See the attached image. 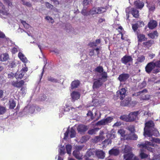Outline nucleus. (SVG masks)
Masks as SVG:
<instances>
[{
    "label": "nucleus",
    "instance_id": "obj_1",
    "mask_svg": "<svg viewBox=\"0 0 160 160\" xmlns=\"http://www.w3.org/2000/svg\"><path fill=\"white\" fill-rule=\"evenodd\" d=\"M107 73L104 72L101 73L98 79H96L94 82L93 86V89L97 88L100 87L103 82L108 79Z\"/></svg>",
    "mask_w": 160,
    "mask_h": 160
},
{
    "label": "nucleus",
    "instance_id": "obj_2",
    "mask_svg": "<svg viewBox=\"0 0 160 160\" xmlns=\"http://www.w3.org/2000/svg\"><path fill=\"white\" fill-rule=\"evenodd\" d=\"M155 129L153 122L152 121H149L145 123L143 135L145 137L147 136L150 137L151 136L152 131Z\"/></svg>",
    "mask_w": 160,
    "mask_h": 160
},
{
    "label": "nucleus",
    "instance_id": "obj_3",
    "mask_svg": "<svg viewBox=\"0 0 160 160\" xmlns=\"http://www.w3.org/2000/svg\"><path fill=\"white\" fill-rule=\"evenodd\" d=\"M150 146H154V144L151 143V142L146 141L144 143H142L139 144L138 145V147L142 148L147 149L148 150L151 152H152L153 151V149L150 147Z\"/></svg>",
    "mask_w": 160,
    "mask_h": 160
},
{
    "label": "nucleus",
    "instance_id": "obj_4",
    "mask_svg": "<svg viewBox=\"0 0 160 160\" xmlns=\"http://www.w3.org/2000/svg\"><path fill=\"white\" fill-rule=\"evenodd\" d=\"M69 135L71 138H73L75 137L76 135V132L75 130L72 128L70 129H69V128H68L66 132L64 133V137L63 139H66Z\"/></svg>",
    "mask_w": 160,
    "mask_h": 160
},
{
    "label": "nucleus",
    "instance_id": "obj_5",
    "mask_svg": "<svg viewBox=\"0 0 160 160\" xmlns=\"http://www.w3.org/2000/svg\"><path fill=\"white\" fill-rule=\"evenodd\" d=\"M127 88H122L117 92V96L120 99H123L127 95Z\"/></svg>",
    "mask_w": 160,
    "mask_h": 160
},
{
    "label": "nucleus",
    "instance_id": "obj_6",
    "mask_svg": "<svg viewBox=\"0 0 160 160\" xmlns=\"http://www.w3.org/2000/svg\"><path fill=\"white\" fill-rule=\"evenodd\" d=\"M123 158L124 160H138L136 157L132 152L124 154Z\"/></svg>",
    "mask_w": 160,
    "mask_h": 160
},
{
    "label": "nucleus",
    "instance_id": "obj_7",
    "mask_svg": "<svg viewBox=\"0 0 160 160\" xmlns=\"http://www.w3.org/2000/svg\"><path fill=\"white\" fill-rule=\"evenodd\" d=\"M113 118L111 117H109L107 118L102 119V120L98 121L97 123L98 125H104L108 124V123L110 122Z\"/></svg>",
    "mask_w": 160,
    "mask_h": 160
},
{
    "label": "nucleus",
    "instance_id": "obj_8",
    "mask_svg": "<svg viewBox=\"0 0 160 160\" xmlns=\"http://www.w3.org/2000/svg\"><path fill=\"white\" fill-rule=\"evenodd\" d=\"M139 113V111L132 112L129 113L128 115L129 122L134 121L136 120L137 118L138 115Z\"/></svg>",
    "mask_w": 160,
    "mask_h": 160
},
{
    "label": "nucleus",
    "instance_id": "obj_9",
    "mask_svg": "<svg viewBox=\"0 0 160 160\" xmlns=\"http://www.w3.org/2000/svg\"><path fill=\"white\" fill-rule=\"evenodd\" d=\"M129 77V74L123 73L119 75L118 79L120 82H124L128 79Z\"/></svg>",
    "mask_w": 160,
    "mask_h": 160
},
{
    "label": "nucleus",
    "instance_id": "obj_10",
    "mask_svg": "<svg viewBox=\"0 0 160 160\" xmlns=\"http://www.w3.org/2000/svg\"><path fill=\"white\" fill-rule=\"evenodd\" d=\"M132 60L131 56L126 55L121 58V61L122 63L126 65L128 63L132 62Z\"/></svg>",
    "mask_w": 160,
    "mask_h": 160
},
{
    "label": "nucleus",
    "instance_id": "obj_11",
    "mask_svg": "<svg viewBox=\"0 0 160 160\" xmlns=\"http://www.w3.org/2000/svg\"><path fill=\"white\" fill-rule=\"evenodd\" d=\"M155 67L153 62H149L145 67L146 71L148 73H150Z\"/></svg>",
    "mask_w": 160,
    "mask_h": 160
},
{
    "label": "nucleus",
    "instance_id": "obj_12",
    "mask_svg": "<svg viewBox=\"0 0 160 160\" xmlns=\"http://www.w3.org/2000/svg\"><path fill=\"white\" fill-rule=\"evenodd\" d=\"M129 1L130 4H132L133 2L134 4L138 8L141 9L144 6V4L143 2H139L138 1H135V0H129Z\"/></svg>",
    "mask_w": 160,
    "mask_h": 160
},
{
    "label": "nucleus",
    "instance_id": "obj_13",
    "mask_svg": "<svg viewBox=\"0 0 160 160\" xmlns=\"http://www.w3.org/2000/svg\"><path fill=\"white\" fill-rule=\"evenodd\" d=\"M77 130L80 133H82L86 131L88 129V127L84 125H79L77 128Z\"/></svg>",
    "mask_w": 160,
    "mask_h": 160
},
{
    "label": "nucleus",
    "instance_id": "obj_14",
    "mask_svg": "<svg viewBox=\"0 0 160 160\" xmlns=\"http://www.w3.org/2000/svg\"><path fill=\"white\" fill-rule=\"evenodd\" d=\"M95 154L99 158L103 159L105 157V153L102 150H96Z\"/></svg>",
    "mask_w": 160,
    "mask_h": 160
},
{
    "label": "nucleus",
    "instance_id": "obj_15",
    "mask_svg": "<svg viewBox=\"0 0 160 160\" xmlns=\"http://www.w3.org/2000/svg\"><path fill=\"white\" fill-rule=\"evenodd\" d=\"M157 25V22L154 20H152L148 23V27L151 29H153L155 28Z\"/></svg>",
    "mask_w": 160,
    "mask_h": 160
},
{
    "label": "nucleus",
    "instance_id": "obj_16",
    "mask_svg": "<svg viewBox=\"0 0 160 160\" xmlns=\"http://www.w3.org/2000/svg\"><path fill=\"white\" fill-rule=\"evenodd\" d=\"M119 153V150L117 148H113L109 151V153L110 155L115 156H117Z\"/></svg>",
    "mask_w": 160,
    "mask_h": 160
},
{
    "label": "nucleus",
    "instance_id": "obj_17",
    "mask_svg": "<svg viewBox=\"0 0 160 160\" xmlns=\"http://www.w3.org/2000/svg\"><path fill=\"white\" fill-rule=\"evenodd\" d=\"M73 155L78 159H82V155L78 151H74L73 152Z\"/></svg>",
    "mask_w": 160,
    "mask_h": 160
},
{
    "label": "nucleus",
    "instance_id": "obj_18",
    "mask_svg": "<svg viewBox=\"0 0 160 160\" xmlns=\"http://www.w3.org/2000/svg\"><path fill=\"white\" fill-rule=\"evenodd\" d=\"M131 10V13L133 16L135 18H138L139 15L138 11L134 8H132Z\"/></svg>",
    "mask_w": 160,
    "mask_h": 160
},
{
    "label": "nucleus",
    "instance_id": "obj_19",
    "mask_svg": "<svg viewBox=\"0 0 160 160\" xmlns=\"http://www.w3.org/2000/svg\"><path fill=\"white\" fill-rule=\"evenodd\" d=\"M146 152V150L142 148L140 149V155L142 158H146L148 157V155L145 153Z\"/></svg>",
    "mask_w": 160,
    "mask_h": 160
},
{
    "label": "nucleus",
    "instance_id": "obj_20",
    "mask_svg": "<svg viewBox=\"0 0 160 160\" xmlns=\"http://www.w3.org/2000/svg\"><path fill=\"white\" fill-rule=\"evenodd\" d=\"M18 56L20 60L23 62L26 63L28 62V60L24 54L21 52L18 54Z\"/></svg>",
    "mask_w": 160,
    "mask_h": 160
},
{
    "label": "nucleus",
    "instance_id": "obj_21",
    "mask_svg": "<svg viewBox=\"0 0 160 160\" xmlns=\"http://www.w3.org/2000/svg\"><path fill=\"white\" fill-rule=\"evenodd\" d=\"M25 74L24 72L20 71V72H17L15 75V77L16 79L22 78L24 76Z\"/></svg>",
    "mask_w": 160,
    "mask_h": 160
},
{
    "label": "nucleus",
    "instance_id": "obj_22",
    "mask_svg": "<svg viewBox=\"0 0 160 160\" xmlns=\"http://www.w3.org/2000/svg\"><path fill=\"white\" fill-rule=\"evenodd\" d=\"M9 56L8 54L5 53L2 54L0 56V61H5L8 59Z\"/></svg>",
    "mask_w": 160,
    "mask_h": 160
},
{
    "label": "nucleus",
    "instance_id": "obj_23",
    "mask_svg": "<svg viewBox=\"0 0 160 160\" xmlns=\"http://www.w3.org/2000/svg\"><path fill=\"white\" fill-rule=\"evenodd\" d=\"M72 98L74 100L77 99L79 98L80 94L77 92H73L71 94Z\"/></svg>",
    "mask_w": 160,
    "mask_h": 160
},
{
    "label": "nucleus",
    "instance_id": "obj_24",
    "mask_svg": "<svg viewBox=\"0 0 160 160\" xmlns=\"http://www.w3.org/2000/svg\"><path fill=\"white\" fill-rule=\"evenodd\" d=\"M130 101L131 98H127L126 99H125L121 102V105L122 106H126L128 104Z\"/></svg>",
    "mask_w": 160,
    "mask_h": 160
},
{
    "label": "nucleus",
    "instance_id": "obj_25",
    "mask_svg": "<svg viewBox=\"0 0 160 160\" xmlns=\"http://www.w3.org/2000/svg\"><path fill=\"white\" fill-rule=\"evenodd\" d=\"M132 150V148L128 145H125L124 149H123L122 151L124 153V154L128 153L130 152H132L131 151Z\"/></svg>",
    "mask_w": 160,
    "mask_h": 160
},
{
    "label": "nucleus",
    "instance_id": "obj_26",
    "mask_svg": "<svg viewBox=\"0 0 160 160\" xmlns=\"http://www.w3.org/2000/svg\"><path fill=\"white\" fill-rule=\"evenodd\" d=\"M96 151L94 149H91L87 152L86 155L88 157L93 155L96 153Z\"/></svg>",
    "mask_w": 160,
    "mask_h": 160
},
{
    "label": "nucleus",
    "instance_id": "obj_27",
    "mask_svg": "<svg viewBox=\"0 0 160 160\" xmlns=\"http://www.w3.org/2000/svg\"><path fill=\"white\" fill-rule=\"evenodd\" d=\"M79 82L78 80L73 81L71 83V88L72 89L77 88L79 85Z\"/></svg>",
    "mask_w": 160,
    "mask_h": 160
},
{
    "label": "nucleus",
    "instance_id": "obj_28",
    "mask_svg": "<svg viewBox=\"0 0 160 160\" xmlns=\"http://www.w3.org/2000/svg\"><path fill=\"white\" fill-rule=\"evenodd\" d=\"M154 43V41L153 40H150L148 42L143 43V44L147 48H149Z\"/></svg>",
    "mask_w": 160,
    "mask_h": 160
},
{
    "label": "nucleus",
    "instance_id": "obj_29",
    "mask_svg": "<svg viewBox=\"0 0 160 160\" xmlns=\"http://www.w3.org/2000/svg\"><path fill=\"white\" fill-rule=\"evenodd\" d=\"M147 90L146 89H143V90L141 91H140L138 92L134 93V94H132L133 96H141V95L142 94H143L144 92H147Z\"/></svg>",
    "mask_w": 160,
    "mask_h": 160
},
{
    "label": "nucleus",
    "instance_id": "obj_30",
    "mask_svg": "<svg viewBox=\"0 0 160 160\" xmlns=\"http://www.w3.org/2000/svg\"><path fill=\"white\" fill-rule=\"evenodd\" d=\"M138 138V136L132 133L128 135V139L131 140H136Z\"/></svg>",
    "mask_w": 160,
    "mask_h": 160
},
{
    "label": "nucleus",
    "instance_id": "obj_31",
    "mask_svg": "<svg viewBox=\"0 0 160 160\" xmlns=\"http://www.w3.org/2000/svg\"><path fill=\"white\" fill-rule=\"evenodd\" d=\"M58 152V155H59L60 156L64 154L65 152V148L63 146H62V145H61V147L59 148Z\"/></svg>",
    "mask_w": 160,
    "mask_h": 160
},
{
    "label": "nucleus",
    "instance_id": "obj_32",
    "mask_svg": "<svg viewBox=\"0 0 160 160\" xmlns=\"http://www.w3.org/2000/svg\"><path fill=\"white\" fill-rule=\"evenodd\" d=\"M10 108L11 109H13L16 106V103L13 99H10L9 100Z\"/></svg>",
    "mask_w": 160,
    "mask_h": 160
},
{
    "label": "nucleus",
    "instance_id": "obj_33",
    "mask_svg": "<svg viewBox=\"0 0 160 160\" xmlns=\"http://www.w3.org/2000/svg\"><path fill=\"white\" fill-rule=\"evenodd\" d=\"M147 92H144L143 94H141L140 98H141L143 100H148L150 98V96L148 95H145V94Z\"/></svg>",
    "mask_w": 160,
    "mask_h": 160
},
{
    "label": "nucleus",
    "instance_id": "obj_34",
    "mask_svg": "<svg viewBox=\"0 0 160 160\" xmlns=\"http://www.w3.org/2000/svg\"><path fill=\"white\" fill-rule=\"evenodd\" d=\"M120 118L121 120L127 122H129L128 118V115H122L120 117Z\"/></svg>",
    "mask_w": 160,
    "mask_h": 160
},
{
    "label": "nucleus",
    "instance_id": "obj_35",
    "mask_svg": "<svg viewBox=\"0 0 160 160\" xmlns=\"http://www.w3.org/2000/svg\"><path fill=\"white\" fill-rule=\"evenodd\" d=\"M138 41L139 42H141L145 40V35L143 34H139L138 36Z\"/></svg>",
    "mask_w": 160,
    "mask_h": 160
},
{
    "label": "nucleus",
    "instance_id": "obj_36",
    "mask_svg": "<svg viewBox=\"0 0 160 160\" xmlns=\"http://www.w3.org/2000/svg\"><path fill=\"white\" fill-rule=\"evenodd\" d=\"M92 2V0H83L82 2V4L84 7L89 4L91 3Z\"/></svg>",
    "mask_w": 160,
    "mask_h": 160
},
{
    "label": "nucleus",
    "instance_id": "obj_37",
    "mask_svg": "<svg viewBox=\"0 0 160 160\" xmlns=\"http://www.w3.org/2000/svg\"><path fill=\"white\" fill-rule=\"evenodd\" d=\"M127 128L132 133H133L135 131V127L133 125L130 126Z\"/></svg>",
    "mask_w": 160,
    "mask_h": 160
},
{
    "label": "nucleus",
    "instance_id": "obj_38",
    "mask_svg": "<svg viewBox=\"0 0 160 160\" xmlns=\"http://www.w3.org/2000/svg\"><path fill=\"white\" fill-rule=\"evenodd\" d=\"M82 14L84 16H88L91 15L90 13V10L88 12L85 9H83L81 11Z\"/></svg>",
    "mask_w": 160,
    "mask_h": 160
},
{
    "label": "nucleus",
    "instance_id": "obj_39",
    "mask_svg": "<svg viewBox=\"0 0 160 160\" xmlns=\"http://www.w3.org/2000/svg\"><path fill=\"white\" fill-rule=\"evenodd\" d=\"M95 70L97 72H99L100 73V74L101 73L103 72V68L102 67V66H98L95 69ZM100 75H99V76H100Z\"/></svg>",
    "mask_w": 160,
    "mask_h": 160
},
{
    "label": "nucleus",
    "instance_id": "obj_40",
    "mask_svg": "<svg viewBox=\"0 0 160 160\" xmlns=\"http://www.w3.org/2000/svg\"><path fill=\"white\" fill-rule=\"evenodd\" d=\"M66 148L67 153L68 154H71L72 148L71 146L70 145H67L66 146Z\"/></svg>",
    "mask_w": 160,
    "mask_h": 160
},
{
    "label": "nucleus",
    "instance_id": "obj_41",
    "mask_svg": "<svg viewBox=\"0 0 160 160\" xmlns=\"http://www.w3.org/2000/svg\"><path fill=\"white\" fill-rule=\"evenodd\" d=\"M45 4L46 7L48 8L52 9L54 8V6L53 5L48 2H45Z\"/></svg>",
    "mask_w": 160,
    "mask_h": 160
},
{
    "label": "nucleus",
    "instance_id": "obj_42",
    "mask_svg": "<svg viewBox=\"0 0 160 160\" xmlns=\"http://www.w3.org/2000/svg\"><path fill=\"white\" fill-rule=\"evenodd\" d=\"M112 141L111 139H108L105 140L104 141H103L102 143L104 144V145H108L110 144L111 143Z\"/></svg>",
    "mask_w": 160,
    "mask_h": 160
},
{
    "label": "nucleus",
    "instance_id": "obj_43",
    "mask_svg": "<svg viewBox=\"0 0 160 160\" xmlns=\"http://www.w3.org/2000/svg\"><path fill=\"white\" fill-rule=\"evenodd\" d=\"M90 13L91 15H92L95 14H98L96 8L95 7H93L90 10Z\"/></svg>",
    "mask_w": 160,
    "mask_h": 160
},
{
    "label": "nucleus",
    "instance_id": "obj_44",
    "mask_svg": "<svg viewBox=\"0 0 160 160\" xmlns=\"http://www.w3.org/2000/svg\"><path fill=\"white\" fill-rule=\"evenodd\" d=\"M145 59V57L143 56H141L139 57L137 59V61L138 62H142L144 61Z\"/></svg>",
    "mask_w": 160,
    "mask_h": 160
},
{
    "label": "nucleus",
    "instance_id": "obj_45",
    "mask_svg": "<svg viewBox=\"0 0 160 160\" xmlns=\"http://www.w3.org/2000/svg\"><path fill=\"white\" fill-rule=\"evenodd\" d=\"M6 112L5 108L0 106V115L4 114Z\"/></svg>",
    "mask_w": 160,
    "mask_h": 160
},
{
    "label": "nucleus",
    "instance_id": "obj_46",
    "mask_svg": "<svg viewBox=\"0 0 160 160\" xmlns=\"http://www.w3.org/2000/svg\"><path fill=\"white\" fill-rule=\"evenodd\" d=\"M118 133L122 137L125 136V131L123 129H120L118 131Z\"/></svg>",
    "mask_w": 160,
    "mask_h": 160
},
{
    "label": "nucleus",
    "instance_id": "obj_47",
    "mask_svg": "<svg viewBox=\"0 0 160 160\" xmlns=\"http://www.w3.org/2000/svg\"><path fill=\"white\" fill-rule=\"evenodd\" d=\"M21 23L23 24L24 27L26 29H28L29 28L30 25L28 24L26 21H21Z\"/></svg>",
    "mask_w": 160,
    "mask_h": 160
},
{
    "label": "nucleus",
    "instance_id": "obj_48",
    "mask_svg": "<svg viewBox=\"0 0 160 160\" xmlns=\"http://www.w3.org/2000/svg\"><path fill=\"white\" fill-rule=\"evenodd\" d=\"M21 0L23 5L28 7H30L32 5L29 2H26L24 0Z\"/></svg>",
    "mask_w": 160,
    "mask_h": 160
},
{
    "label": "nucleus",
    "instance_id": "obj_49",
    "mask_svg": "<svg viewBox=\"0 0 160 160\" xmlns=\"http://www.w3.org/2000/svg\"><path fill=\"white\" fill-rule=\"evenodd\" d=\"M12 85L14 87L18 88L21 87L19 82H12Z\"/></svg>",
    "mask_w": 160,
    "mask_h": 160
},
{
    "label": "nucleus",
    "instance_id": "obj_50",
    "mask_svg": "<svg viewBox=\"0 0 160 160\" xmlns=\"http://www.w3.org/2000/svg\"><path fill=\"white\" fill-rule=\"evenodd\" d=\"M102 136H99L96 137L95 138L94 140L95 142H98L100 140H102Z\"/></svg>",
    "mask_w": 160,
    "mask_h": 160
},
{
    "label": "nucleus",
    "instance_id": "obj_51",
    "mask_svg": "<svg viewBox=\"0 0 160 160\" xmlns=\"http://www.w3.org/2000/svg\"><path fill=\"white\" fill-rule=\"evenodd\" d=\"M88 116H90L92 120L94 118L93 116L92 112L90 111H89L87 114Z\"/></svg>",
    "mask_w": 160,
    "mask_h": 160
},
{
    "label": "nucleus",
    "instance_id": "obj_52",
    "mask_svg": "<svg viewBox=\"0 0 160 160\" xmlns=\"http://www.w3.org/2000/svg\"><path fill=\"white\" fill-rule=\"evenodd\" d=\"M96 129H93L89 130L88 133L89 134H93L95 133Z\"/></svg>",
    "mask_w": 160,
    "mask_h": 160
},
{
    "label": "nucleus",
    "instance_id": "obj_53",
    "mask_svg": "<svg viewBox=\"0 0 160 160\" xmlns=\"http://www.w3.org/2000/svg\"><path fill=\"white\" fill-rule=\"evenodd\" d=\"M99 13H102L105 12L106 9L105 8L102 7H98Z\"/></svg>",
    "mask_w": 160,
    "mask_h": 160
},
{
    "label": "nucleus",
    "instance_id": "obj_54",
    "mask_svg": "<svg viewBox=\"0 0 160 160\" xmlns=\"http://www.w3.org/2000/svg\"><path fill=\"white\" fill-rule=\"evenodd\" d=\"M136 24L139 27H142V26H144V24L142 21H140L137 22Z\"/></svg>",
    "mask_w": 160,
    "mask_h": 160
},
{
    "label": "nucleus",
    "instance_id": "obj_55",
    "mask_svg": "<svg viewBox=\"0 0 160 160\" xmlns=\"http://www.w3.org/2000/svg\"><path fill=\"white\" fill-rule=\"evenodd\" d=\"M138 28V26L136 23L132 25V28L134 31H136Z\"/></svg>",
    "mask_w": 160,
    "mask_h": 160
},
{
    "label": "nucleus",
    "instance_id": "obj_56",
    "mask_svg": "<svg viewBox=\"0 0 160 160\" xmlns=\"http://www.w3.org/2000/svg\"><path fill=\"white\" fill-rule=\"evenodd\" d=\"M22 92V95L24 96L26 93V88H22L21 89Z\"/></svg>",
    "mask_w": 160,
    "mask_h": 160
},
{
    "label": "nucleus",
    "instance_id": "obj_57",
    "mask_svg": "<svg viewBox=\"0 0 160 160\" xmlns=\"http://www.w3.org/2000/svg\"><path fill=\"white\" fill-rule=\"evenodd\" d=\"M83 148V146L80 145H78L75 146L76 149L77 150L76 151H78L81 150L82 148Z\"/></svg>",
    "mask_w": 160,
    "mask_h": 160
},
{
    "label": "nucleus",
    "instance_id": "obj_58",
    "mask_svg": "<svg viewBox=\"0 0 160 160\" xmlns=\"http://www.w3.org/2000/svg\"><path fill=\"white\" fill-rule=\"evenodd\" d=\"M146 82L143 81L142 83L140 84L139 86L140 88H143L146 86Z\"/></svg>",
    "mask_w": 160,
    "mask_h": 160
},
{
    "label": "nucleus",
    "instance_id": "obj_59",
    "mask_svg": "<svg viewBox=\"0 0 160 160\" xmlns=\"http://www.w3.org/2000/svg\"><path fill=\"white\" fill-rule=\"evenodd\" d=\"M48 81L52 82H57V80L56 79H55L51 77H48Z\"/></svg>",
    "mask_w": 160,
    "mask_h": 160
},
{
    "label": "nucleus",
    "instance_id": "obj_60",
    "mask_svg": "<svg viewBox=\"0 0 160 160\" xmlns=\"http://www.w3.org/2000/svg\"><path fill=\"white\" fill-rule=\"evenodd\" d=\"M53 2L55 5H58L59 4V2L58 0H50Z\"/></svg>",
    "mask_w": 160,
    "mask_h": 160
},
{
    "label": "nucleus",
    "instance_id": "obj_61",
    "mask_svg": "<svg viewBox=\"0 0 160 160\" xmlns=\"http://www.w3.org/2000/svg\"><path fill=\"white\" fill-rule=\"evenodd\" d=\"M121 125V123L120 122H117L114 124L113 125V127H118Z\"/></svg>",
    "mask_w": 160,
    "mask_h": 160
},
{
    "label": "nucleus",
    "instance_id": "obj_62",
    "mask_svg": "<svg viewBox=\"0 0 160 160\" xmlns=\"http://www.w3.org/2000/svg\"><path fill=\"white\" fill-rule=\"evenodd\" d=\"M18 51V49L17 48H14L12 49V52L13 53H15Z\"/></svg>",
    "mask_w": 160,
    "mask_h": 160
},
{
    "label": "nucleus",
    "instance_id": "obj_63",
    "mask_svg": "<svg viewBox=\"0 0 160 160\" xmlns=\"http://www.w3.org/2000/svg\"><path fill=\"white\" fill-rule=\"evenodd\" d=\"M160 72V69L159 68L155 69L153 71V72L154 73H157Z\"/></svg>",
    "mask_w": 160,
    "mask_h": 160
},
{
    "label": "nucleus",
    "instance_id": "obj_64",
    "mask_svg": "<svg viewBox=\"0 0 160 160\" xmlns=\"http://www.w3.org/2000/svg\"><path fill=\"white\" fill-rule=\"evenodd\" d=\"M14 76H15L14 74L12 72H11L8 74V78H11L13 77Z\"/></svg>",
    "mask_w": 160,
    "mask_h": 160
}]
</instances>
